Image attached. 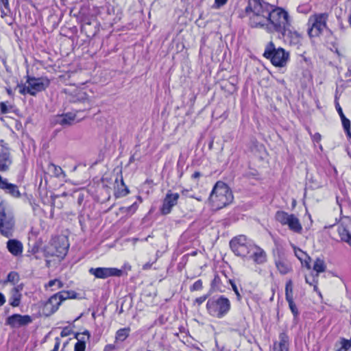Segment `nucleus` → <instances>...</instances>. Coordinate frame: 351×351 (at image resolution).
<instances>
[{"mask_svg":"<svg viewBox=\"0 0 351 351\" xmlns=\"http://www.w3.org/2000/svg\"><path fill=\"white\" fill-rule=\"evenodd\" d=\"M271 8V5L263 0H249L245 12L251 27L264 29Z\"/></svg>","mask_w":351,"mask_h":351,"instance_id":"nucleus-1","label":"nucleus"},{"mask_svg":"<svg viewBox=\"0 0 351 351\" xmlns=\"http://www.w3.org/2000/svg\"><path fill=\"white\" fill-rule=\"evenodd\" d=\"M268 21L265 23L264 29L269 33L278 32L283 36H286L290 26L289 16L287 12L281 8H273L271 5Z\"/></svg>","mask_w":351,"mask_h":351,"instance_id":"nucleus-2","label":"nucleus"},{"mask_svg":"<svg viewBox=\"0 0 351 351\" xmlns=\"http://www.w3.org/2000/svg\"><path fill=\"white\" fill-rule=\"evenodd\" d=\"M233 198L228 186L223 182L218 181L210 194L209 202L214 209L219 210L232 203Z\"/></svg>","mask_w":351,"mask_h":351,"instance_id":"nucleus-3","label":"nucleus"},{"mask_svg":"<svg viewBox=\"0 0 351 351\" xmlns=\"http://www.w3.org/2000/svg\"><path fill=\"white\" fill-rule=\"evenodd\" d=\"M15 230V219L11 208L3 202L0 203V234L6 238L12 237Z\"/></svg>","mask_w":351,"mask_h":351,"instance_id":"nucleus-4","label":"nucleus"},{"mask_svg":"<svg viewBox=\"0 0 351 351\" xmlns=\"http://www.w3.org/2000/svg\"><path fill=\"white\" fill-rule=\"evenodd\" d=\"M230 300L223 295L218 298H213L208 300L206 308L208 313L217 318H222L230 310Z\"/></svg>","mask_w":351,"mask_h":351,"instance_id":"nucleus-5","label":"nucleus"},{"mask_svg":"<svg viewBox=\"0 0 351 351\" xmlns=\"http://www.w3.org/2000/svg\"><path fill=\"white\" fill-rule=\"evenodd\" d=\"M263 56L269 59L275 66L282 67L288 62L289 54L281 47L276 48L273 42H269L265 49Z\"/></svg>","mask_w":351,"mask_h":351,"instance_id":"nucleus-6","label":"nucleus"},{"mask_svg":"<svg viewBox=\"0 0 351 351\" xmlns=\"http://www.w3.org/2000/svg\"><path fill=\"white\" fill-rule=\"evenodd\" d=\"M254 243L245 235H239L231 239L230 247L237 256L246 258L250 254Z\"/></svg>","mask_w":351,"mask_h":351,"instance_id":"nucleus-7","label":"nucleus"},{"mask_svg":"<svg viewBox=\"0 0 351 351\" xmlns=\"http://www.w3.org/2000/svg\"><path fill=\"white\" fill-rule=\"evenodd\" d=\"M328 16L326 13H319L309 17L307 25L308 34L311 38L319 36L326 29Z\"/></svg>","mask_w":351,"mask_h":351,"instance_id":"nucleus-8","label":"nucleus"},{"mask_svg":"<svg viewBox=\"0 0 351 351\" xmlns=\"http://www.w3.org/2000/svg\"><path fill=\"white\" fill-rule=\"evenodd\" d=\"M274 218L282 226H288L289 229L297 234H301L302 226L300 219L294 214H291L284 210H278L275 213Z\"/></svg>","mask_w":351,"mask_h":351,"instance_id":"nucleus-9","label":"nucleus"},{"mask_svg":"<svg viewBox=\"0 0 351 351\" xmlns=\"http://www.w3.org/2000/svg\"><path fill=\"white\" fill-rule=\"evenodd\" d=\"M69 247L66 237L58 236L52 239L49 246L47 248V253L51 256H57L63 258Z\"/></svg>","mask_w":351,"mask_h":351,"instance_id":"nucleus-10","label":"nucleus"},{"mask_svg":"<svg viewBox=\"0 0 351 351\" xmlns=\"http://www.w3.org/2000/svg\"><path fill=\"white\" fill-rule=\"evenodd\" d=\"M75 296L73 291H60L48 300L44 306V311L47 315H51L55 313L59 308L62 302L69 298H73Z\"/></svg>","mask_w":351,"mask_h":351,"instance_id":"nucleus-11","label":"nucleus"},{"mask_svg":"<svg viewBox=\"0 0 351 351\" xmlns=\"http://www.w3.org/2000/svg\"><path fill=\"white\" fill-rule=\"evenodd\" d=\"M88 272L97 278L106 279L112 276H121L123 271L114 267H91Z\"/></svg>","mask_w":351,"mask_h":351,"instance_id":"nucleus-12","label":"nucleus"},{"mask_svg":"<svg viewBox=\"0 0 351 351\" xmlns=\"http://www.w3.org/2000/svg\"><path fill=\"white\" fill-rule=\"evenodd\" d=\"M49 80L44 77H28L27 84H29V94L36 95L38 92L45 90L49 86Z\"/></svg>","mask_w":351,"mask_h":351,"instance_id":"nucleus-13","label":"nucleus"},{"mask_svg":"<svg viewBox=\"0 0 351 351\" xmlns=\"http://www.w3.org/2000/svg\"><path fill=\"white\" fill-rule=\"evenodd\" d=\"M180 195L178 193H171L169 191L162 202L160 211L163 215H167L171 213L173 206H175L178 201Z\"/></svg>","mask_w":351,"mask_h":351,"instance_id":"nucleus-14","label":"nucleus"},{"mask_svg":"<svg viewBox=\"0 0 351 351\" xmlns=\"http://www.w3.org/2000/svg\"><path fill=\"white\" fill-rule=\"evenodd\" d=\"M275 266L281 275H286L293 270L290 261L283 255L278 254L274 258Z\"/></svg>","mask_w":351,"mask_h":351,"instance_id":"nucleus-15","label":"nucleus"},{"mask_svg":"<svg viewBox=\"0 0 351 351\" xmlns=\"http://www.w3.org/2000/svg\"><path fill=\"white\" fill-rule=\"evenodd\" d=\"M32 322V319L29 315H21L20 314H14L9 316L5 321L7 325L12 328L26 326Z\"/></svg>","mask_w":351,"mask_h":351,"instance_id":"nucleus-16","label":"nucleus"},{"mask_svg":"<svg viewBox=\"0 0 351 351\" xmlns=\"http://www.w3.org/2000/svg\"><path fill=\"white\" fill-rule=\"evenodd\" d=\"M247 257L258 265H262L267 261V254L265 251L255 244L254 247H252V251Z\"/></svg>","mask_w":351,"mask_h":351,"instance_id":"nucleus-17","label":"nucleus"},{"mask_svg":"<svg viewBox=\"0 0 351 351\" xmlns=\"http://www.w3.org/2000/svg\"><path fill=\"white\" fill-rule=\"evenodd\" d=\"M0 189L3 190L5 193L10 195L19 198L21 197V193L18 189V186L14 184L9 183L8 180L3 178L0 176Z\"/></svg>","mask_w":351,"mask_h":351,"instance_id":"nucleus-18","label":"nucleus"},{"mask_svg":"<svg viewBox=\"0 0 351 351\" xmlns=\"http://www.w3.org/2000/svg\"><path fill=\"white\" fill-rule=\"evenodd\" d=\"M10 153L8 148H2L0 151V171H8L12 164Z\"/></svg>","mask_w":351,"mask_h":351,"instance_id":"nucleus-19","label":"nucleus"},{"mask_svg":"<svg viewBox=\"0 0 351 351\" xmlns=\"http://www.w3.org/2000/svg\"><path fill=\"white\" fill-rule=\"evenodd\" d=\"M74 103H82L83 104V108L80 109V110H90L94 105V102L88 97V95L82 91L77 93V95L71 100Z\"/></svg>","mask_w":351,"mask_h":351,"instance_id":"nucleus-20","label":"nucleus"},{"mask_svg":"<svg viewBox=\"0 0 351 351\" xmlns=\"http://www.w3.org/2000/svg\"><path fill=\"white\" fill-rule=\"evenodd\" d=\"M8 252L14 256H19L23 251V243L17 239H9L6 243Z\"/></svg>","mask_w":351,"mask_h":351,"instance_id":"nucleus-21","label":"nucleus"},{"mask_svg":"<svg viewBox=\"0 0 351 351\" xmlns=\"http://www.w3.org/2000/svg\"><path fill=\"white\" fill-rule=\"evenodd\" d=\"M21 290L22 287L21 286L15 287L12 289L11 295L9 298V302L12 306L16 307L20 305L22 297L21 293Z\"/></svg>","mask_w":351,"mask_h":351,"instance_id":"nucleus-22","label":"nucleus"},{"mask_svg":"<svg viewBox=\"0 0 351 351\" xmlns=\"http://www.w3.org/2000/svg\"><path fill=\"white\" fill-rule=\"evenodd\" d=\"M294 253L295 256L300 261L302 265L305 266L307 269H311L310 265V257L308 256L306 253L303 252L300 248L296 247H293Z\"/></svg>","mask_w":351,"mask_h":351,"instance_id":"nucleus-23","label":"nucleus"},{"mask_svg":"<svg viewBox=\"0 0 351 351\" xmlns=\"http://www.w3.org/2000/svg\"><path fill=\"white\" fill-rule=\"evenodd\" d=\"M289 339L286 332H281L279 335V350L278 351H289Z\"/></svg>","mask_w":351,"mask_h":351,"instance_id":"nucleus-24","label":"nucleus"},{"mask_svg":"<svg viewBox=\"0 0 351 351\" xmlns=\"http://www.w3.org/2000/svg\"><path fill=\"white\" fill-rule=\"evenodd\" d=\"M75 114L69 112L58 117V122L62 125H71L75 119Z\"/></svg>","mask_w":351,"mask_h":351,"instance_id":"nucleus-25","label":"nucleus"},{"mask_svg":"<svg viewBox=\"0 0 351 351\" xmlns=\"http://www.w3.org/2000/svg\"><path fill=\"white\" fill-rule=\"evenodd\" d=\"M63 282L59 279H53L49 281L47 284L45 285L46 290L50 289L51 291L60 289L63 287Z\"/></svg>","mask_w":351,"mask_h":351,"instance_id":"nucleus-26","label":"nucleus"},{"mask_svg":"<svg viewBox=\"0 0 351 351\" xmlns=\"http://www.w3.org/2000/svg\"><path fill=\"white\" fill-rule=\"evenodd\" d=\"M350 348V343L346 339H341L339 341H337L335 345L336 351H348Z\"/></svg>","mask_w":351,"mask_h":351,"instance_id":"nucleus-27","label":"nucleus"},{"mask_svg":"<svg viewBox=\"0 0 351 351\" xmlns=\"http://www.w3.org/2000/svg\"><path fill=\"white\" fill-rule=\"evenodd\" d=\"M326 266L324 261L320 258H317L314 263L313 271L315 272L317 276L319 273L324 272L326 270Z\"/></svg>","mask_w":351,"mask_h":351,"instance_id":"nucleus-28","label":"nucleus"},{"mask_svg":"<svg viewBox=\"0 0 351 351\" xmlns=\"http://www.w3.org/2000/svg\"><path fill=\"white\" fill-rule=\"evenodd\" d=\"M287 31V37L289 38L290 43L294 45L300 44L302 40L301 35L297 32H291L289 29Z\"/></svg>","mask_w":351,"mask_h":351,"instance_id":"nucleus-29","label":"nucleus"},{"mask_svg":"<svg viewBox=\"0 0 351 351\" xmlns=\"http://www.w3.org/2000/svg\"><path fill=\"white\" fill-rule=\"evenodd\" d=\"M305 281L309 285L313 286L314 290L315 291H317V290L318 276L315 275V274L313 272H311V274L309 276H305Z\"/></svg>","mask_w":351,"mask_h":351,"instance_id":"nucleus-30","label":"nucleus"},{"mask_svg":"<svg viewBox=\"0 0 351 351\" xmlns=\"http://www.w3.org/2000/svg\"><path fill=\"white\" fill-rule=\"evenodd\" d=\"M130 331V328H123L118 330L116 333V340L123 341L129 336Z\"/></svg>","mask_w":351,"mask_h":351,"instance_id":"nucleus-31","label":"nucleus"},{"mask_svg":"<svg viewBox=\"0 0 351 351\" xmlns=\"http://www.w3.org/2000/svg\"><path fill=\"white\" fill-rule=\"evenodd\" d=\"M48 169H49V171H51L53 173L54 176H56L57 178H60L62 176L65 177V176H66L65 173L62 169V168L60 167H59V166H57V165H54V164H52V163L50 164L49 165Z\"/></svg>","mask_w":351,"mask_h":351,"instance_id":"nucleus-32","label":"nucleus"},{"mask_svg":"<svg viewBox=\"0 0 351 351\" xmlns=\"http://www.w3.org/2000/svg\"><path fill=\"white\" fill-rule=\"evenodd\" d=\"M285 298L286 300L293 299V282L291 280H289L285 285Z\"/></svg>","mask_w":351,"mask_h":351,"instance_id":"nucleus-33","label":"nucleus"},{"mask_svg":"<svg viewBox=\"0 0 351 351\" xmlns=\"http://www.w3.org/2000/svg\"><path fill=\"white\" fill-rule=\"evenodd\" d=\"M90 337V334L88 330H86L83 332H77L75 335V338L77 340L78 342L80 341H84V343H86V341L89 340Z\"/></svg>","mask_w":351,"mask_h":351,"instance_id":"nucleus-34","label":"nucleus"},{"mask_svg":"<svg viewBox=\"0 0 351 351\" xmlns=\"http://www.w3.org/2000/svg\"><path fill=\"white\" fill-rule=\"evenodd\" d=\"M1 17L8 15L9 12V0H0Z\"/></svg>","mask_w":351,"mask_h":351,"instance_id":"nucleus-35","label":"nucleus"},{"mask_svg":"<svg viewBox=\"0 0 351 351\" xmlns=\"http://www.w3.org/2000/svg\"><path fill=\"white\" fill-rule=\"evenodd\" d=\"M19 280V276L18 273L15 271H11L8 274L7 279L5 281V282H11L12 284H15Z\"/></svg>","mask_w":351,"mask_h":351,"instance_id":"nucleus-36","label":"nucleus"},{"mask_svg":"<svg viewBox=\"0 0 351 351\" xmlns=\"http://www.w3.org/2000/svg\"><path fill=\"white\" fill-rule=\"evenodd\" d=\"M342 125L348 136H350V121L346 117L341 118Z\"/></svg>","mask_w":351,"mask_h":351,"instance_id":"nucleus-37","label":"nucleus"},{"mask_svg":"<svg viewBox=\"0 0 351 351\" xmlns=\"http://www.w3.org/2000/svg\"><path fill=\"white\" fill-rule=\"evenodd\" d=\"M13 106L11 105L8 106L7 103L5 102H1L0 103V110L2 114H7L8 112H10L12 110Z\"/></svg>","mask_w":351,"mask_h":351,"instance_id":"nucleus-38","label":"nucleus"},{"mask_svg":"<svg viewBox=\"0 0 351 351\" xmlns=\"http://www.w3.org/2000/svg\"><path fill=\"white\" fill-rule=\"evenodd\" d=\"M121 183L122 186H124V189H118V190L117 191V194L118 197H124L129 193V189L126 186H125V184H124L123 179L121 180Z\"/></svg>","mask_w":351,"mask_h":351,"instance_id":"nucleus-39","label":"nucleus"},{"mask_svg":"<svg viewBox=\"0 0 351 351\" xmlns=\"http://www.w3.org/2000/svg\"><path fill=\"white\" fill-rule=\"evenodd\" d=\"M287 301L289 303V306L291 311L292 312L293 315L295 317H296L298 315V311L295 304L293 302V299H292L291 300H287Z\"/></svg>","mask_w":351,"mask_h":351,"instance_id":"nucleus-40","label":"nucleus"},{"mask_svg":"<svg viewBox=\"0 0 351 351\" xmlns=\"http://www.w3.org/2000/svg\"><path fill=\"white\" fill-rule=\"evenodd\" d=\"M202 284L203 283L202 280H198L193 283V285L191 287L190 290L191 291H199L203 287Z\"/></svg>","mask_w":351,"mask_h":351,"instance_id":"nucleus-41","label":"nucleus"},{"mask_svg":"<svg viewBox=\"0 0 351 351\" xmlns=\"http://www.w3.org/2000/svg\"><path fill=\"white\" fill-rule=\"evenodd\" d=\"M86 345L84 341H77L75 344L74 351H85Z\"/></svg>","mask_w":351,"mask_h":351,"instance_id":"nucleus-42","label":"nucleus"},{"mask_svg":"<svg viewBox=\"0 0 351 351\" xmlns=\"http://www.w3.org/2000/svg\"><path fill=\"white\" fill-rule=\"evenodd\" d=\"M18 88L19 89V91L21 95H25L27 93L29 94V84H27V86L18 85Z\"/></svg>","mask_w":351,"mask_h":351,"instance_id":"nucleus-43","label":"nucleus"},{"mask_svg":"<svg viewBox=\"0 0 351 351\" xmlns=\"http://www.w3.org/2000/svg\"><path fill=\"white\" fill-rule=\"evenodd\" d=\"M72 332L71 329L69 327H64L60 333L61 337H64L70 335Z\"/></svg>","mask_w":351,"mask_h":351,"instance_id":"nucleus-44","label":"nucleus"},{"mask_svg":"<svg viewBox=\"0 0 351 351\" xmlns=\"http://www.w3.org/2000/svg\"><path fill=\"white\" fill-rule=\"evenodd\" d=\"M230 285L232 286V288L234 292L235 293V294L237 296L238 300H240L241 295H240V293L239 292V290H238V288H237L236 284L233 281H232V280H230Z\"/></svg>","mask_w":351,"mask_h":351,"instance_id":"nucleus-45","label":"nucleus"},{"mask_svg":"<svg viewBox=\"0 0 351 351\" xmlns=\"http://www.w3.org/2000/svg\"><path fill=\"white\" fill-rule=\"evenodd\" d=\"M207 298H208V295H202L201 297L197 298L195 299V302L197 304H198L199 305H200L203 302H204Z\"/></svg>","mask_w":351,"mask_h":351,"instance_id":"nucleus-46","label":"nucleus"},{"mask_svg":"<svg viewBox=\"0 0 351 351\" xmlns=\"http://www.w3.org/2000/svg\"><path fill=\"white\" fill-rule=\"evenodd\" d=\"M228 0H215V6L219 8L226 3Z\"/></svg>","mask_w":351,"mask_h":351,"instance_id":"nucleus-47","label":"nucleus"},{"mask_svg":"<svg viewBox=\"0 0 351 351\" xmlns=\"http://www.w3.org/2000/svg\"><path fill=\"white\" fill-rule=\"evenodd\" d=\"M56 343L53 347V349L51 351H58L60 346V339L59 337H56L55 339Z\"/></svg>","mask_w":351,"mask_h":351,"instance_id":"nucleus-48","label":"nucleus"},{"mask_svg":"<svg viewBox=\"0 0 351 351\" xmlns=\"http://www.w3.org/2000/svg\"><path fill=\"white\" fill-rule=\"evenodd\" d=\"M335 106H336V109H337L340 117L342 118V117H345V115L343 112L342 108H341V106L338 102H336Z\"/></svg>","mask_w":351,"mask_h":351,"instance_id":"nucleus-49","label":"nucleus"},{"mask_svg":"<svg viewBox=\"0 0 351 351\" xmlns=\"http://www.w3.org/2000/svg\"><path fill=\"white\" fill-rule=\"evenodd\" d=\"M5 302V298L3 293L0 292V306H2Z\"/></svg>","mask_w":351,"mask_h":351,"instance_id":"nucleus-50","label":"nucleus"},{"mask_svg":"<svg viewBox=\"0 0 351 351\" xmlns=\"http://www.w3.org/2000/svg\"><path fill=\"white\" fill-rule=\"evenodd\" d=\"M152 265V263H147L145 265H143V269H145V270L149 269L151 268Z\"/></svg>","mask_w":351,"mask_h":351,"instance_id":"nucleus-51","label":"nucleus"},{"mask_svg":"<svg viewBox=\"0 0 351 351\" xmlns=\"http://www.w3.org/2000/svg\"><path fill=\"white\" fill-rule=\"evenodd\" d=\"M201 176L200 173L199 171H195L193 175H192V178L193 179H197L198 178H199Z\"/></svg>","mask_w":351,"mask_h":351,"instance_id":"nucleus-52","label":"nucleus"},{"mask_svg":"<svg viewBox=\"0 0 351 351\" xmlns=\"http://www.w3.org/2000/svg\"><path fill=\"white\" fill-rule=\"evenodd\" d=\"M112 348V346L111 345H107L104 348V351H109Z\"/></svg>","mask_w":351,"mask_h":351,"instance_id":"nucleus-53","label":"nucleus"},{"mask_svg":"<svg viewBox=\"0 0 351 351\" xmlns=\"http://www.w3.org/2000/svg\"><path fill=\"white\" fill-rule=\"evenodd\" d=\"M188 193V191H187V190H186V189H184V190H182V194L183 195H186V193Z\"/></svg>","mask_w":351,"mask_h":351,"instance_id":"nucleus-54","label":"nucleus"},{"mask_svg":"<svg viewBox=\"0 0 351 351\" xmlns=\"http://www.w3.org/2000/svg\"><path fill=\"white\" fill-rule=\"evenodd\" d=\"M191 197H193V196H191ZM195 198V197H194ZM195 199L198 201H202V199L200 197H195Z\"/></svg>","mask_w":351,"mask_h":351,"instance_id":"nucleus-55","label":"nucleus"},{"mask_svg":"<svg viewBox=\"0 0 351 351\" xmlns=\"http://www.w3.org/2000/svg\"><path fill=\"white\" fill-rule=\"evenodd\" d=\"M349 22H350V24L351 25V13H350V15L349 16Z\"/></svg>","mask_w":351,"mask_h":351,"instance_id":"nucleus-56","label":"nucleus"}]
</instances>
